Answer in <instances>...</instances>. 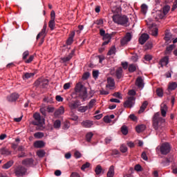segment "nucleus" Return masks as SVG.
Segmentation results:
<instances>
[{
  "instance_id": "nucleus-6",
  "label": "nucleus",
  "mask_w": 177,
  "mask_h": 177,
  "mask_svg": "<svg viewBox=\"0 0 177 177\" xmlns=\"http://www.w3.org/2000/svg\"><path fill=\"white\" fill-rule=\"evenodd\" d=\"M33 118L35 120V121L32 122L33 125H42L43 123L45 122V120L41 118V115L38 113L33 115Z\"/></svg>"
},
{
  "instance_id": "nucleus-46",
  "label": "nucleus",
  "mask_w": 177,
  "mask_h": 177,
  "mask_svg": "<svg viewBox=\"0 0 177 177\" xmlns=\"http://www.w3.org/2000/svg\"><path fill=\"white\" fill-rule=\"evenodd\" d=\"M88 110V106H80L78 109V111L80 113H85Z\"/></svg>"
},
{
  "instance_id": "nucleus-24",
  "label": "nucleus",
  "mask_w": 177,
  "mask_h": 177,
  "mask_svg": "<svg viewBox=\"0 0 177 177\" xmlns=\"http://www.w3.org/2000/svg\"><path fill=\"white\" fill-rule=\"evenodd\" d=\"M0 154L2 156H10V154H12V151H9V149L3 147L0 149Z\"/></svg>"
},
{
  "instance_id": "nucleus-9",
  "label": "nucleus",
  "mask_w": 177,
  "mask_h": 177,
  "mask_svg": "<svg viewBox=\"0 0 177 177\" xmlns=\"http://www.w3.org/2000/svg\"><path fill=\"white\" fill-rule=\"evenodd\" d=\"M152 16L156 21H158L160 19H164V14L162 13V11L160 10L152 12Z\"/></svg>"
},
{
  "instance_id": "nucleus-42",
  "label": "nucleus",
  "mask_w": 177,
  "mask_h": 177,
  "mask_svg": "<svg viewBox=\"0 0 177 177\" xmlns=\"http://www.w3.org/2000/svg\"><path fill=\"white\" fill-rule=\"evenodd\" d=\"M120 150L121 153H127L128 151V147L125 145L122 144L120 145Z\"/></svg>"
},
{
  "instance_id": "nucleus-25",
  "label": "nucleus",
  "mask_w": 177,
  "mask_h": 177,
  "mask_svg": "<svg viewBox=\"0 0 177 177\" xmlns=\"http://www.w3.org/2000/svg\"><path fill=\"white\" fill-rule=\"evenodd\" d=\"M149 105V102L147 101H145L142 103L141 105L140 110L138 111V114H142V113H144L145 110H146V108Z\"/></svg>"
},
{
  "instance_id": "nucleus-52",
  "label": "nucleus",
  "mask_w": 177,
  "mask_h": 177,
  "mask_svg": "<svg viewBox=\"0 0 177 177\" xmlns=\"http://www.w3.org/2000/svg\"><path fill=\"white\" fill-rule=\"evenodd\" d=\"M29 55H30V53L28 52V50L25 51L23 53V60L26 62V60H27V57H28Z\"/></svg>"
},
{
  "instance_id": "nucleus-37",
  "label": "nucleus",
  "mask_w": 177,
  "mask_h": 177,
  "mask_svg": "<svg viewBox=\"0 0 177 177\" xmlns=\"http://www.w3.org/2000/svg\"><path fill=\"white\" fill-rule=\"evenodd\" d=\"M92 138H93V133L88 132L86 134V142H91Z\"/></svg>"
},
{
  "instance_id": "nucleus-15",
  "label": "nucleus",
  "mask_w": 177,
  "mask_h": 177,
  "mask_svg": "<svg viewBox=\"0 0 177 177\" xmlns=\"http://www.w3.org/2000/svg\"><path fill=\"white\" fill-rule=\"evenodd\" d=\"M64 114V107L63 106H59L54 113V117L56 118L63 115Z\"/></svg>"
},
{
  "instance_id": "nucleus-7",
  "label": "nucleus",
  "mask_w": 177,
  "mask_h": 177,
  "mask_svg": "<svg viewBox=\"0 0 177 177\" xmlns=\"http://www.w3.org/2000/svg\"><path fill=\"white\" fill-rule=\"evenodd\" d=\"M48 27V25L46 24V23H44L43 28L41 29V32L37 35L36 39H38L39 38H41V37H43V38L41 39V44H44V38H45V37H46V28Z\"/></svg>"
},
{
  "instance_id": "nucleus-10",
  "label": "nucleus",
  "mask_w": 177,
  "mask_h": 177,
  "mask_svg": "<svg viewBox=\"0 0 177 177\" xmlns=\"http://www.w3.org/2000/svg\"><path fill=\"white\" fill-rule=\"evenodd\" d=\"M26 172H27V170L23 166L18 167L15 171L17 176H23L26 174Z\"/></svg>"
},
{
  "instance_id": "nucleus-19",
  "label": "nucleus",
  "mask_w": 177,
  "mask_h": 177,
  "mask_svg": "<svg viewBox=\"0 0 177 177\" xmlns=\"http://www.w3.org/2000/svg\"><path fill=\"white\" fill-rule=\"evenodd\" d=\"M81 125L84 128H92V126L93 125V121L84 120V121L82 122Z\"/></svg>"
},
{
  "instance_id": "nucleus-54",
  "label": "nucleus",
  "mask_w": 177,
  "mask_h": 177,
  "mask_svg": "<svg viewBox=\"0 0 177 177\" xmlns=\"http://www.w3.org/2000/svg\"><path fill=\"white\" fill-rule=\"evenodd\" d=\"M135 171H137V172H142V166L140 165H136L134 167Z\"/></svg>"
},
{
  "instance_id": "nucleus-31",
  "label": "nucleus",
  "mask_w": 177,
  "mask_h": 177,
  "mask_svg": "<svg viewBox=\"0 0 177 177\" xmlns=\"http://www.w3.org/2000/svg\"><path fill=\"white\" fill-rule=\"evenodd\" d=\"M35 75V73H26L23 75L24 80H29V78H32Z\"/></svg>"
},
{
  "instance_id": "nucleus-58",
  "label": "nucleus",
  "mask_w": 177,
  "mask_h": 177,
  "mask_svg": "<svg viewBox=\"0 0 177 177\" xmlns=\"http://www.w3.org/2000/svg\"><path fill=\"white\" fill-rule=\"evenodd\" d=\"M71 86V83H70V82L66 83L64 85V89L65 91H67V89H70Z\"/></svg>"
},
{
  "instance_id": "nucleus-59",
  "label": "nucleus",
  "mask_w": 177,
  "mask_h": 177,
  "mask_svg": "<svg viewBox=\"0 0 177 177\" xmlns=\"http://www.w3.org/2000/svg\"><path fill=\"white\" fill-rule=\"evenodd\" d=\"M113 96H114V97H118V99H122V96L121 95V93H120L119 92L113 93Z\"/></svg>"
},
{
  "instance_id": "nucleus-26",
  "label": "nucleus",
  "mask_w": 177,
  "mask_h": 177,
  "mask_svg": "<svg viewBox=\"0 0 177 177\" xmlns=\"http://www.w3.org/2000/svg\"><path fill=\"white\" fill-rule=\"evenodd\" d=\"M69 107H70L71 110H75V109H78V107H80V104H78V101L70 102Z\"/></svg>"
},
{
  "instance_id": "nucleus-60",
  "label": "nucleus",
  "mask_w": 177,
  "mask_h": 177,
  "mask_svg": "<svg viewBox=\"0 0 177 177\" xmlns=\"http://www.w3.org/2000/svg\"><path fill=\"white\" fill-rule=\"evenodd\" d=\"M104 121L106 122V124H110L111 122V120L110 119L109 116H105L104 118Z\"/></svg>"
},
{
  "instance_id": "nucleus-57",
  "label": "nucleus",
  "mask_w": 177,
  "mask_h": 177,
  "mask_svg": "<svg viewBox=\"0 0 177 177\" xmlns=\"http://www.w3.org/2000/svg\"><path fill=\"white\" fill-rule=\"evenodd\" d=\"M93 77L95 80L97 79V77H99V71H93Z\"/></svg>"
},
{
  "instance_id": "nucleus-21",
  "label": "nucleus",
  "mask_w": 177,
  "mask_h": 177,
  "mask_svg": "<svg viewBox=\"0 0 177 177\" xmlns=\"http://www.w3.org/2000/svg\"><path fill=\"white\" fill-rule=\"evenodd\" d=\"M115 76L118 78V80H121V78L124 77L122 68L120 67L116 70Z\"/></svg>"
},
{
  "instance_id": "nucleus-39",
  "label": "nucleus",
  "mask_w": 177,
  "mask_h": 177,
  "mask_svg": "<svg viewBox=\"0 0 177 177\" xmlns=\"http://www.w3.org/2000/svg\"><path fill=\"white\" fill-rule=\"evenodd\" d=\"M44 134L42 132H37L34 134V137L36 139H42V138H44Z\"/></svg>"
},
{
  "instance_id": "nucleus-50",
  "label": "nucleus",
  "mask_w": 177,
  "mask_h": 177,
  "mask_svg": "<svg viewBox=\"0 0 177 177\" xmlns=\"http://www.w3.org/2000/svg\"><path fill=\"white\" fill-rule=\"evenodd\" d=\"M89 167H91V163L86 162L82 166L81 169L82 171H85V169H86V168H89Z\"/></svg>"
},
{
  "instance_id": "nucleus-62",
  "label": "nucleus",
  "mask_w": 177,
  "mask_h": 177,
  "mask_svg": "<svg viewBox=\"0 0 177 177\" xmlns=\"http://www.w3.org/2000/svg\"><path fill=\"white\" fill-rule=\"evenodd\" d=\"M141 157L142 159L145 160V161H147L148 158H147V155L146 154V152H142L141 154Z\"/></svg>"
},
{
  "instance_id": "nucleus-38",
  "label": "nucleus",
  "mask_w": 177,
  "mask_h": 177,
  "mask_svg": "<svg viewBox=\"0 0 177 177\" xmlns=\"http://www.w3.org/2000/svg\"><path fill=\"white\" fill-rule=\"evenodd\" d=\"M129 73H135L136 71V66L133 64H131L129 66Z\"/></svg>"
},
{
  "instance_id": "nucleus-34",
  "label": "nucleus",
  "mask_w": 177,
  "mask_h": 177,
  "mask_svg": "<svg viewBox=\"0 0 177 177\" xmlns=\"http://www.w3.org/2000/svg\"><path fill=\"white\" fill-rule=\"evenodd\" d=\"M56 26V23L55 22V20L50 19V21L48 22V27L51 30V31H53L55 30V27Z\"/></svg>"
},
{
  "instance_id": "nucleus-1",
  "label": "nucleus",
  "mask_w": 177,
  "mask_h": 177,
  "mask_svg": "<svg viewBox=\"0 0 177 177\" xmlns=\"http://www.w3.org/2000/svg\"><path fill=\"white\" fill-rule=\"evenodd\" d=\"M153 127L157 132H162L165 129V119L160 117V113L157 112L152 118Z\"/></svg>"
},
{
  "instance_id": "nucleus-27",
  "label": "nucleus",
  "mask_w": 177,
  "mask_h": 177,
  "mask_svg": "<svg viewBox=\"0 0 177 177\" xmlns=\"http://www.w3.org/2000/svg\"><path fill=\"white\" fill-rule=\"evenodd\" d=\"M34 146L37 149H42V147L45 146V142H44V141H36L34 143Z\"/></svg>"
},
{
  "instance_id": "nucleus-8",
  "label": "nucleus",
  "mask_w": 177,
  "mask_h": 177,
  "mask_svg": "<svg viewBox=\"0 0 177 177\" xmlns=\"http://www.w3.org/2000/svg\"><path fill=\"white\" fill-rule=\"evenodd\" d=\"M132 39V35L129 32H127L126 35L120 40V44L122 46L127 45L129 41Z\"/></svg>"
},
{
  "instance_id": "nucleus-30",
  "label": "nucleus",
  "mask_w": 177,
  "mask_h": 177,
  "mask_svg": "<svg viewBox=\"0 0 177 177\" xmlns=\"http://www.w3.org/2000/svg\"><path fill=\"white\" fill-rule=\"evenodd\" d=\"M14 162H15L13 160H10L3 165L2 168L3 169H9V168H10V167H12V165H13Z\"/></svg>"
},
{
  "instance_id": "nucleus-45",
  "label": "nucleus",
  "mask_w": 177,
  "mask_h": 177,
  "mask_svg": "<svg viewBox=\"0 0 177 177\" xmlns=\"http://www.w3.org/2000/svg\"><path fill=\"white\" fill-rule=\"evenodd\" d=\"M141 12L144 15H146V13H147V6L146 4H142L141 6Z\"/></svg>"
},
{
  "instance_id": "nucleus-40",
  "label": "nucleus",
  "mask_w": 177,
  "mask_h": 177,
  "mask_svg": "<svg viewBox=\"0 0 177 177\" xmlns=\"http://www.w3.org/2000/svg\"><path fill=\"white\" fill-rule=\"evenodd\" d=\"M60 127H62V122L59 120H55L54 122V128L59 129Z\"/></svg>"
},
{
  "instance_id": "nucleus-63",
  "label": "nucleus",
  "mask_w": 177,
  "mask_h": 177,
  "mask_svg": "<svg viewBox=\"0 0 177 177\" xmlns=\"http://www.w3.org/2000/svg\"><path fill=\"white\" fill-rule=\"evenodd\" d=\"M55 19H56V14L55 13V12L53 10L50 12V20H55Z\"/></svg>"
},
{
  "instance_id": "nucleus-3",
  "label": "nucleus",
  "mask_w": 177,
  "mask_h": 177,
  "mask_svg": "<svg viewBox=\"0 0 177 177\" xmlns=\"http://www.w3.org/2000/svg\"><path fill=\"white\" fill-rule=\"evenodd\" d=\"M156 153L160 151L161 154L163 156H167L169 151H171V145L168 142H165L162 144L161 146H158L156 149Z\"/></svg>"
},
{
  "instance_id": "nucleus-55",
  "label": "nucleus",
  "mask_w": 177,
  "mask_h": 177,
  "mask_svg": "<svg viewBox=\"0 0 177 177\" xmlns=\"http://www.w3.org/2000/svg\"><path fill=\"white\" fill-rule=\"evenodd\" d=\"M34 60V55H30L28 59H25V63L30 64Z\"/></svg>"
},
{
  "instance_id": "nucleus-49",
  "label": "nucleus",
  "mask_w": 177,
  "mask_h": 177,
  "mask_svg": "<svg viewBox=\"0 0 177 177\" xmlns=\"http://www.w3.org/2000/svg\"><path fill=\"white\" fill-rule=\"evenodd\" d=\"M103 41H111V35L110 34H106L103 36Z\"/></svg>"
},
{
  "instance_id": "nucleus-53",
  "label": "nucleus",
  "mask_w": 177,
  "mask_h": 177,
  "mask_svg": "<svg viewBox=\"0 0 177 177\" xmlns=\"http://www.w3.org/2000/svg\"><path fill=\"white\" fill-rule=\"evenodd\" d=\"M171 39H172V35H171V34L169 33L166 34L165 37V40L167 42H169V41H171Z\"/></svg>"
},
{
  "instance_id": "nucleus-11",
  "label": "nucleus",
  "mask_w": 177,
  "mask_h": 177,
  "mask_svg": "<svg viewBox=\"0 0 177 177\" xmlns=\"http://www.w3.org/2000/svg\"><path fill=\"white\" fill-rule=\"evenodd\" d=\"M136 85L138 88L143 89V88H145V80H143V77L138 76L136 80Z\"/></svg>"
},
{
  "instance_id": "nucleus-64",
  "label": "nucleus",
  "mask_w": 177,
  "mask_h": 177,
  "mask_svg": "<svg viewBox=\"0 0 177 177\" xmlns=\"http://www.w3.org/2000/svg\"><path fill=\"white\" fill-rule=\"evenodd\" d=\"M177 8V0H175L173 4V6L171 8V10L172 12H174V10H175V9H176Z\"/></svg>"
},
{
  "instance_id": "nucleus-33",
  "label": "nucleus",
  "mask_w": 177,
  "mask_h": 177,
  "mask_svg": "<svg viewBox=\"0 0 177 177\" xmlns=\"http://www.w3.org/2000/svg\"><path fill=\"white\" fill-rule=\"evenodd\" d=\"M113 176H114V167L111 165L109 167V171L107 172V177H113Z\"/></svg>"
},
{
  "instance_id": "nucleus-18",
  "label": "nucleus",
  "mask_w": 177,
  "mask_h": 177,
  "mask_svg": "<svg viewBox=\"0 0 177 177\" xmlns=\"http://www.w3.org/2000/svg\"><path fill=\"white\" fill-rule=\"evenodd\" d=\"M160 111H161V115L163 117L167 116V111H168V106H167V104H161L160 105Z\"/></svg>"
},
{
  "instance_id": "nucleus-14",
  "label": "nucleus",
  "mask_w": 177,
  "mask_h": 177,
  "mask_svg": "<svg viewBox=\"0 0 177 177\" xmlns=\"http://www.w3.org/2000/svg\"><path fill=\"white\" fill-rule=\"evenodd\" d=\"M19 93H14L7 97V100L11 102H16V100L19 99Z\"/></svg>"
},
{
  "instance_id": "nucleus-29",
  "label": "nucleus",
  "mask_w": 177,
  "mask_h": 177,
  "mask_svg": "<svg viewBox=\"0 0 177 177\" xmlns=\"http://www.w3.org/2000/svg\"><path fill=\"white\" fill-rule=\"evenodd\" d=\"M75 35V32H72L71 36L66 40V44L71 45L73 42H74V36Z\"/></svg>"
},
{
  "instance_id": "nucleus-23",
  "label": "nucleus",
  "mask_w": 177,
  "mask_h": 177,
  "mask_svg": "<svg viewBox=\"0 0 177 177\" xmlns=\"http://www.w3.org/2000/svg\"><path fill=\"white\" fill-rule=\"evenodd\" d=\"M150 34L153 37H157L158 35V28L156 26H151L150 28Z\"/></svg>"
},
{
  "instance_id": "nucleus-17",
  "label": "nucleus",
  "mask_w": 177,
  "mask_h": 177,
  "mask_svg": "<svg viewBox=\"0 0 177 177\" xmlns=\"http://www.w3.org/2000/svg\"><path fill=\"white\" fill-rule=\"evenodd\" d=\"M149 38H150V37L146 33L141 35V36L139 38V42L140 45H145V44L146 43L147 39H149Z\"/></svg>"
},
{
  "instance_id": "nucleus-22",
  "label": "nucleus",
  "mask_w": 177,
  "mask_h": 177,
  "mask_svg": "<svg viewBox=\"0 0 177 177\" xmlns=\"http://www.w3.org/2000/svg\"><path fill=\"white\" fill-rule=\"evenodd\" d=\"M169 62V58L167 56L164 57L162 58L159 62L161 67H164V66H167Z\"/></svg>"
},
{
  "instance_id": "nucleus-28",
  "label": "nucleus",
  "mask_w": 177,
  "mask_h": 177,
  "mask_svg": "<svg viewBox=\"0 0 177 177\" xmlns=\"http://www.w3.org/2000/svg\"><path fill=\"white\" fill-rule=\"evenodd\" d=\"M146 129V125L145 124H140L136 127V131L138 132V133H140L141 132H143Z\"/></svg>"
},
{
  "instance_id": "nucleus-32",
  "label": "nucleus",
  "mask_w": 177,
  "mask_h": 177,
  "mask_svg": "<svg viewBox=\"0 0 177 177\" xmlns=\"http://www.w3.org/2000/svg\"><path fill=\"white\" fill-rule=\"evenodd\" d=\"M176 88H177L176 82H170L169 84L168 89H169V91H175V89H176Z\"/></svg>"
},
{
  "instance_id": "nucleus-16",
  "label": "nucleus",
  "mask_w": 177,
  "mask_h": 177,
  "mask_svg": "<svg viewBox=\"0 0 177 177\" xmlns=\"http://www.w3.org/2000/svg\"><path fill=\"white\" fill-rule=\"evenodd\" d=\"M115 87V82L112 77H108L107 78V85L106 88H109L110 89H114Z\"/></svg>"
},
{
  "instance_id": "nucleus-4",
  "label": "nucleus",
  "mask_w": 177,
  "mask_h": 177,
  "mask_svg": "<svg viewBox=\"0 0 177 177\" xmlns=\"http://www.w3.org/2000/svg\"><path fill=\"white\" fill-rule=\"evenodd\" d=\"M75 91L76 93H80V96H82V97H86L88 92L86 91V88L82 85V83H77L75 86Z\"/></svg>"
},
{
  "instance_id": "nucleus-41",
  "label": "nucleus",
  "mask_w": 177,
  "mask_h": 177,
  "mask_svg": "<svg viewBox=\"0 0 177 177\" xmlns=\"http://www.w3.org/2000/svg\"><path fill=\"white\" fill-rule=\"evenodd\" d=\"M121 132L123 135H128V127L126 125H123L121 127Z\"/></svg>"
},
{
  "instance_id": "nucleus-20",
  "label": "nucleus",
  "mask_w": 177,
  "mask_h": 177,
  "mask_svg": "<svg viewBox=\"0 0 177 177\" xmlns=\"http://www.w3.org/2000/svg\"><path fill=\"white\" fill-rule=\"evenodd\" d=\"M74 55V50H72L71 53L66 57H61V60L63 63H66V62H70L71 59H73V55Z\"/></svg>"
},
{
  "instance_id": "nucleus-44",
  "label": "nucleus",
  "mask_w": 177,
  "mask_h": 177,
  "mask_svg": "<svg viewBox=\"0 0 177 177\" xmlns=\"http://www.w3.org/2000/svg\"><path fill=\"white\" fill-rule=\"evenodd\" d=\"M96 103V100L93 99L91 100L89 103H88V109H93V106H95V104Z\"/></svg>"
},
{
  "instance_id": "nucleus-43",
  "label": "nucleus",
  "mask_w": 177,
  "mask_h": 177,
  "mask_svg": "<svg viewBox=\"0 0 177 177\" xmlns=\"http://www.w3.org/2000/svg\"><path fill=\"white\" fill-rule=\"evenodd\" d=\"M115 46H112L111 49L109 50L107 55L109 56H111V55H115Z\"/></svg>"
},
{
  "instance_id": "nucleus-35",
  "label": "nucleus",
  "mask_w": 177,
  "mask_h": 177,
  "mask_svg": "<svg viewBox=\"0 0 177 177\" xmlns=\"http://www.w3.org/2000/svg\"><path fill=\"white\" fill-rule=\"evenodd\" d=\"M170 9L171 7L169 6H166L163 8V12H162L163 14V17H165V15L168 14V12H169Z\"/></svg>"
},
{
  "instance_id": "nucleus-56",
  "label": "nucleus",
  "mask_w": 177,
  "mask_h": 177,
  "mask_svg": "<svg viewBox=\"0 0 177 177\" xmlns=\"http://www.w3.org/2000/svg\"><path fill=\"white\" fill-rule=\"evenodd\" d=\"M172 50H174V45H170L167 47L166 53H169L170 52H172Z\"/></svg>"
},
{
  "instance_id": "nucleus-48",
  "label": "nucleus",
  "mask_w": 177,
  "mask_h": 177,
  "mask_svg": "<svg viewBox=\"0 0 177 177\" xmlns=\"http://www.w3.org/2000/svg\"><path fill=\"white\" fill-rule=\"evenodd\" d=\"M156 94L159 96V97H162V96L164 95L162 89H161V88L156 89Z\"/></svg>"
},
{
  "instance_id": "nucleus-51",
  "label": "nucleus",
  "mask_w": 177,
  "mask_h": 177,
  "mask_svg": "<svg viewBox=\"0 0 177 177\" xmlns=\"http://www.w3.org/2000/svg\"><path fill=\"white\" fill-rule=\"evenodd\" d=\"M90 75H91V73H89V72H86V73H84V75H82V80L84 81L88 80L89 78Z\"/></svg>"
},
{
  "instance_id": "nucleus-47",
  "label": "nucleus",
  "mask_w": 177,
  "mask_h": 177,
  "mask_svg": "<svg viewBox=\"0 0 177 177\" xmlns=\"http://www.w3.org/2000/svg\"><path fill=\"white\" fill-rule=\"evenodd\" d=\"M37 155L38 156V157L42 158V157L45 156V151L44 150L37 151Z\"/></svg>"
},
{
  "instance_id": "nucleus-36",
  "label": "nucleus",
  "mask_w": 177,
  "mask_h": 177,
  "mask_svg": "<svg viewBox=\"0 0 177 177\" xmlns=\"http://www.w3.org/2000/svg\"><path fill=\"white\" fill-rule=\"evenodd\" d=\"M102 171H103L102 166H100V165H97L95 169L96 175H100V174H102Z\"/></svg>"
},
{
  "instance_id": "nucleus-2",
  "label": "nucleus",
  "mask_w": 177,
  "mask_h": 177,
  "mask_svg": "<svg viewBox=\"0 0 177 177\" xmlns=\"http://www.w3.org/2000/svg\"><path fill=\"white\" fill-rule=\"evenodd\" d=\"M112 19L114 23L119 24V26H129V18L127 15H114Z\"/></svg>"
},
{
  "instance_id": "nucleus-12",
  "label": "nucleus",
  "mask_w": 177,
  "mask_h": 177,
  "mask_svg": "<svg viewBox=\"0 0 177 177\" xmlns=\"http://www.w3.org/2000/svg\"><path fill=\"white\" fill-rule=\"evenodd\" d=\"M133 101H135V97L133 96H131L128 98V100H127L124 103V107H129L131 109L132 106H133Z\"/></svg>"
},
{
  "instance_id": "nucleus-5",
  "label": "nucleus",
  "mask_w": 177,
  "mask_h": 177,
  "mask_svg": "<svg viewBox=\"0 0 177 177\" xmlns=\"http://www.w3.org/2000/svg\"><path fill=\"white\" fill-rule=\"evenodd\" d=\"M122 3H121L120 1H118L115 2H113L112 3V12L113 13H121L122 8H121V5Z\"/></svg>"
},
{
  "instance_id": "nucleus-61",
  "label": "nucleus",
  "mask_w": 177,
  "mask_h": 177,
  "mask_svg": "<svg viewBox=\"0 0 177 177\" xmlns=\"http://www.w3.org/2000/svg\"><path fill=\"white\" fill-rule=\"evenodd\" d=\"M95 24H97V26H103V19H97L95 21Z\"/></svg>"
},
{
  "instance_id": "nucleus-13",
  "label": "nucleus",
  "mask_w": 177,
  "mask_h": 177,
  "mask_svg": "<svg viewBox=\"0 0 177 177\" xmlns=\"http://www.w3.org/2000/svg\"><path fill=\"white\" fill-rule=\"evenodd\" d=\"M22 165L25 167H32L34 165V159L30 158L22 160Z\"/></svg>"
}]
</instances>
